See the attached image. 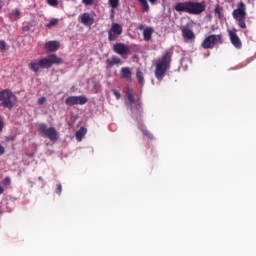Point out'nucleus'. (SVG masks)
<instances>
[{"instance_id": "1", "label": "nucleus", "mask_w": 256, "mask_h": 256, "mask_svg": "<svg viewBox=\"0 0 256 256\" xmlns=\"http://www.w3.org/2000/svg\"><path fill=\"white\" fill-rule=\"evenodd\" d=\"M63 59L56 54H50L45 58H41L38 62H30L28 69L34 73H39V69H51L53 65H62Z\"/></svg>"}, {"instance_id": "2", "label": "nucleus", "mask_w": 256, "mask_h": 256, "mask_svg": "<svg viewBox=\"0 0 256 256\" xmlns=\"http://www.w3.org/2000/svg\"><path fill=\"white\" fill-rule=\"evenodd\" d=\"M205 9V4L195 1L178 2L174 5L177 13H189V15H201Z\"/></svg>"}, {"instance_id": "3", "label": "nucleus", "mask_w": 256, "mask_h": 256, "mask_svg": "<svg viewBox=\"0 0 256 256\" xmlns=\"http://www.w3.org/2000/svg\"><path fill=\"white\" fill-rule=\"evenodd\" d=\"M169 65H171V52H166L161 58L156 60L155 77L158 81H162L163 77H165Z\"/></svg>"}, {"instance_id": "4", "label": "nucleus", "mask_w": 256, "mask_h": 256, "mask_svg": "<svg viewBox=\"0 0 256 256\" xmlns=\"http://www.w3.org/2000/svg\"><path fill=\"white\" fill-rule=\"evenodd\" d=\"M126 97L130 103V111L132 115H135L136 119H141L143 115V104L141 103V100H135V96H133V90L131 89L127 90Z\"/></svg>"}, {"instance_id": "5", "label": "nucleus", "mask_w": 256, "mask_h": 256, "mask_svg": "<svg viewBox=\"0 0 256 256\" xmlns=\"http://www.w3.org/2000/svg\"><path fill=\"white\" fill-rule=\"evenodd\" d=\"M233 18L238 22L241 29H247L245 18L247 17V7L244 2H239L237 9L232 12Z\"/></svg>"}, {"instance_id": "6", "label": "nucleus", "mask_w": 256, "mask_h": 256, "mask_svg": "<svg viewBox=\"0 0 256 256\" xmlns=\"http://www.w3.org/2000/svg\"><path fill=\"white\" fill-rule=\"evenodd\" d=\"M0 101H2L1 106L6 109H13L15 103H17V96L9 89H4L0 91Z\"/></svg>"}, {"instance_id": "7", "label": "nucleus", "mask_w": 256, "mask_h": 256, "mask_svg": "<svg viewBox=\"0 0 256 256\" xmlns=\"http://www.w3.org/2000/svg\"><path fill=\"white\" fill-rule=\"evenodd\" d=\"M38 131L40 135L47 137L50 141H57L59 139V132L54 127L47 128V124L45 123L39 124Z\"/></svg>"}, {"instance_id": "8", "label": "nucleus", "mask_w": 256, "mask_h": 256, "mask_svg": "<svg viewBox=\"0 0 256 256\" xmlns=\"http://www.w3.org/2000/svg\"><path fill=\"white\" fill-rule=\"evenodd\" d=\"M217 43H223V35L217 34L206 37L202 42L201 47L203 49H213Z\"/></svg>"}, {"instance_id": "9", "label": "nucleus", "mask_w": 256, "mask_h": 256, "mask_svg": "<svg viewBox=\"0 0 256 256\" xmlns=\"http://www.w3.org/2000/svg\"><path fill=\"white\" fill-rule=\"evenodd\" d=\"M123 34V26L119 23H112L111 28L108 30V41H116L119 35Z\"/></svg>"}, {"instance_id": "10", "label": "nucleus", "mask_w": 256, "mask_h": 256, "mask_svg": "<svg viewBox=\"0 0 256 256\" xmlns=\"http://www.w3.org/2000/svg\"><path fill=\"white\" fill-rule=\"evenodd\" d=\"M88 99L85 96H69L65 100V105L73 107V105H85Z\"/></svg>"}, {"instance_id": "11", "label": "nucleus", "mask_w": 256, "mask_h": 256, "mask_svg": "<svg viewBox=\"0 0 256 256\" xmlns=\"http://www.w3.org/2000/svg\"><path fill=\"white\" fill-rule=\"evenodd\" d=\"M228 35L232 45L236 49H241L243 47V43L241 42V39L237 35V30H228Z\"/></svg>"}, {"instance_id": "12", "label": "nucleus", "mask_w": 256, "mask_h": 256, "mask_svg": "<svg viewBox=\"0 0 256 256\" xmlns=\"http://www.w3.org/2000/svg\"><path fill=\"white\" fill-rule=\"evenodd\" d=\"M112 49L117 55H129V53H131V48L124 43H116L113 45Z\"/></svg>"}, {"instance_id": "13", "label": "nucleus", "mask_w": 256, "mask_h": 256, "mask_svg": "<svg viewBox=\"0 0 256 256\" xmlns=\"http://www.w3.org/2000/svg\"><path fill=\"white\" fill-rule=\"evenodd\" d=\"M79 23H82V25H85V27H91L93 23H95V19L93 16L89 13H83L78 17Z\"/></svg>"}, {"instance_id": "14", "label": "nucleus", "mask_w": 256, "mask_h": 256, "mask_svg": "<svg viewBox=\"0 0 256 256\" xmlns=\"http://www.w3.org/2000/svg\"><path fill=\"white\" fill-rule=\"evenodd\" d=\"M114 65H123V60L118 56H112L106 60V69H112Z\"/></svg>"}, {"instance_id": "15", "label": "nucleus", "mask_w": 256, "mask_h": 256, "mask_svg": "<svg viewBox=\"0 0 256 256\" xmlns=\"http://www.w3.org/2000/svg\"><path fill=\"white\" fill-rule=\"evenodd\" d=\"M59 49V42L58 41H48L46 44H45V51H48V52H55Z\"/></svg>"}, {"instance_id": "16", "label": "nucleus", "mask_w": 256, "mask_h": 256, "mask_svg": "<svg viewBox=\"0 0 256 256\" xmlns=\"http://www.w3.org/2000/svg\"><path fill=\"white\" fill-rule=\"evenodd\" d=\"M182 37L187 39L188 41H193L195 39V33L189 29V27H184L182 29Z\"/></svg>"}, {"instance_id": "17", "label": "nucleus", "mask_w": 256, "mask_h": 256, "mask_svg": "<svg viewBox=\"0 0 256 256\" xmlns=\"http://www.w3.org/2000/svg\"><path fill=\"white\" fill-rule=\"evenodd\" d=\"M9 19L10 21H19V19H21V10H19L18 8L14 9L9 14Z\"/></svg>"}, {"instance_id": "18", "label": "nucleus", "mask_w": 256, "mask_h": 256, "mask_svg": "<svg viewBox=\"0 0 256 256\" xmlns=\"http://www.w3.org/2000/svg\"><path fill=\"white\" fill-rule=\"evenodd\" d=\"M131 69L129 67H123L120 70V77H122V79H131Z\"/></svg>"}, {"instance_id": "19", "label": "nucleus", "mask_w": 256, "mask_h": 256, "mask_svg": "<svg viewBox=\"0 0 256 256\" xmlns=\"http://www.w3.org/2000/svg\"><path fill=\"white\" fill-rule=\"evenodd\" d=\"M153 28L151 27H147L146 29H144L143 31V39L144 41H151L152 37H153Z\"/></svg>"}, {"instance_id": "20", "label": "nucleus", "mask_w": 256, "mask_h": 256, "mask_svg": "<svg viewBox=\"0 0 256 256\" xmlns=\"http://www.w3.org/2000/svg\"><path fill=\"white\" fill-rule=\"evenodd\" d=\"M85 135H87V128L80 127V129L76 132L77 141H82Z\"/></svg>"}, {"instance_id": "21", "label": "nucleus", "mask_w": 256, "mask_h": 256, "mask_svg": "<svg viewBox=\"0 0 256 256\" xmlns=\"http://www.w3.org/2000/svg\"><path fill=\"white\" fill-rule=\"evenodd\" d=\"M136 79L138 80L142 87L143 85H145V78L143 76L141 69L139 68L136 70Z\"/></svg>"}, {"instance_id": "22", "label": "nucleus", "mask_w": 256, "mask_h": 256, "mask_svg": "<svg viewBox=\"0 0 256 256\" xmlns=\"http://www.w3.org/2000/svg\"><path fill=\"white\" fill-rule=\"evenodd\" d=\"M59 24V19H52L49 23L45 25L48 29H51V27H55V25Z\"/></svg>"}, {"instance_id": "23", "label": "nucleus", "mask_w": 256, "mask_h": 256, "mask_svg": "<svg viewBox=\"0 0 256 256\" xmlns=\"http://www.w3.org/2000/svg\"><path fill=\"white\" fill-rule=\"evenodd\" d=\"M46 3L50 7H57L59 5V0H46Z\"/></svg>"}, {"instance_id": "24", "label": "nucleus", "mask_w": 256, "mask_h": 256, "mask_svg": "<svg viewBox=\"0 0 256 256\" xmlns=\"http://www.w3.org/2000/svg\"><path fill=\"white\" fill-rule=\"evenodd\" d=\"M109 5L112 9H117L119 7V0H109Z\"/></svg>"}, {"instance_id": "25", "label": "nucleus", "mask_w": 256, "mask_h": 256, "mask_svg": "<svg viewBox=\"0 0 256 256\" xmlns=\"http://www.w3.org/2000/svg\"><path fill=\"white\" fill-rule=\"evenodd\" d=\"M223 8H221V6L217 5L214 9V13L215 15H217L218 19H221V11Z\"/></svg>"}, {"instance_id": "26", "label": "nucleus", "mask_w": 256, "mask_h": 256, "mask_svg": "<svg viewBox=\"0 0 256 256\" xmlns=\"http://www.w3.org/2000/svg\"><path fill=\"white\" fill-rule=\"evenodd\" d=\"M140 3L142 5L143 11H146V13L149 12L150 8H149V3H147V0H144V1L140 2Z\"/></svg>"}, {"instance_id": "27", "label": "nucleus", "mask_w": 256, "mask_h": 256, "mask_svg": "<svg viewBox=\"0 0 256 256\" xmlns=\"http://www.w3.org/2000/svg\"><path fill=\"white\" fill-rule=\"evenodd\" d=\"M140 3L142 5L143 11H146V13L149 12L150 8H149V3H147V0H144V1L140 2Z\"/></svg>"}, {"instance_id": "28", "label": "nucleus", "mask_w": 256, "mask_h": 256, "mask_svg": "<svg viewBox=\"0 0 256 256\" xmlns=\"http://www.w3.org/2000/svg\"><path fill=\"white\" fill-rule=\"evenodd\" d=\"M7 49V42L5 40H0V51H5Z\"/></svg>"}, {"instance_id": "29", "label": "nucleus", "mask_w": 256, "mask_h": 256, "mask_svg": "<svg viewBox=\"0 0 256 256\" xmlns=\"http://www.w3.org/2000/svg\"><path fill=\"white\" fill-rule=\"evenodd\" d=\"M143 135L147 137L148 139H153V134L149 132L148 130H142Z\"/></svg>"}, {"instance_id": "30", "label": "nucleus", "mask_w": 256, "mask_h": 256, "mask_svg": "<svg viewBox=\"0 0 256 256\" xmlns=\"http://www.w3.org/2000/svg\"><path fill=\"white\" fill-rule=\"evenodd\" d=\"M2 184H3L4 186L11 185V178L6 177V178L2 181Z\"/></svg>"}, {"instance_id": "31", "label": "nucleus", "mask_w": 256, "mask_h": 256, "mask_svg": "<svg viewBox=\"0 0 256 256\" xmlns=\"http://www.w3.org/2000/svg\"><path fill=\"white\" fill-rule=\"evenodd\" d=\"M62 191H63V187L61 186V184H57V186H56L57 195H61Z\"/></svg>"}, {"instance_id": "32", "label": "nucleus", "mask_w": 256, "mask_h": 256, "mask_svg": "<svg viewBox=\"0 0 256 256\" xmlns=\"http://www.w3.org/2000/svg\"><path fill=\"white\" fill-rule=\"evenodd\" d=\"M95 0H82V3L86 6L93 5Z\"/></svg>"}, {"instance_id": "33", "label": "nucleus", "mask_w": 256, "mask_h": 256, "mask_svg": "<svg viewBox=\"0 0 256 256\" xmlns=\"http://www.w3.org/2000/svg\"><path fill=\"white\" fill-rule=\"evenodd\" d=\"M45 101H47V99L45 97H41L38 99L37 103H38V105H43L45 103Z\"/></svg>"}, {"instance_id": "34", "label": "nucleus", "mask_w": 256, "mask_h": 256, "mask_svg": "<svg viewBox=\"0 0 256 256\" xmlns=\"http://www.w3.org/2000/svg\"><path fill=\"white\" fill-rule=\"evenodd\" d=\"M114 95L116 97V99H121V94L117 91H114Z\"/></svg>"}, {"instance_id": "35", "label": "nucleus", "mask_w": 256, "mask_h": 256, "mask_svg": "<svg viewBox=\"0 0 256 256\" xmlns=\"http://www.w3.org/2000/svg\"><path fill=\"white\" fill-rule=\"evenodd\" d=\"M5 153V147L0 145V155H3Z\"/></svg>"}, {"instance_id": "36", "label": "nucleus", "mask_w": 256, "mask_h": 256, "mask_svg": "<svg viewBox=\"0 0 256 256\" xmlns=\"http://www.w3.org/2000/svg\"><path fill=\"white\" fill-rule=\"evenodd\" d=\"M4 192H5V189H3L2 186H0V195H3Z\"/></svg>"}, {"instance_id": "37", "label": "nucleus", "mask_w": 256, "mask_h": 256, "mask_svg": "<svg viewBox=\"0 0 256 256\" xmlns=\"http://www.w3.org/2000/svg\"><path fill=\"white\" fill-rule=\"evenodd\" d=\"M29 30H30L29 26H24L23 27V31H29Z\"/></svg>"}, {"instance_id": "38", "label": "nucleus", "mask_w": 256, "mask_h": 256, "mask_svg": "<svg viewBox=\"0 0 256 256\" xmlns=\"http://www.w3.org/2000/svg\"><path fill=\"white\" fill-rule=\"evenodd\" d=\"M0 131H3V121L0 120Z\"/></svg>"}, {"instance_id": "39", "label": "nucleus", "mask_w": 256, "mask_h": 256, "mask_svg": "<svg viewBox=\"0 0 256 256\" xmlns=\"http://www.w3.org/2000/svg\"><path fill=\"white\" fill-rule=\"evenodd\" d=\"M149 2H150L152 5H155V3H157V0H149Z\"/></svg>"}, {"instance_id": "40", "label": "nucleus", "mask_w": 256, "mask_h": 256, "mask_svg": "<svg viewBox=\"0 0 256 256\" xmlns=\"http://www.w3.org/2000/svg\"><path fill=\"white\" fill-rule=\"evenodd\" d=\"M144 28H145V26H144L143 24H141V25L139 26L140 31L143 30Z\"/></svg>"}, {"instance_id": "41", "label": "nucleus", "mask_w": 256, "mask_h": 256, "mask_svg": "<svg viewBox=\"0 0 256 256\" xmlns=\"http://www.w3.org/2000/svg\"><path fill=\"white\" fill-rule=\"evenodd\" d=\"M38 179H39V181H43V177H41V176Z\"/></svg>"}, {"instance_id": "42", "label": "nucleus", "mask_w": 256, "mask_h": 256, "mask_svg": "<svg viewBox=\"0 0 256 256\" xmlns=\"http://www.w3.org/2000/svg\"><path fill=\"white\" fill-rule=\"evenodd\" d=\"M137 1H139L140 3H142V1H144V0H137Z\"/></svg>"}]
</instances>
